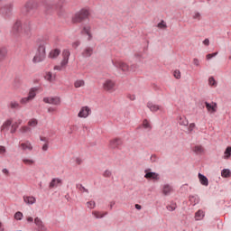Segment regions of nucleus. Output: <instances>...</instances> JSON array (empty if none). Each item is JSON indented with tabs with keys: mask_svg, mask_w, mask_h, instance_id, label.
Returning a JSON list of instances; mask_svg holds the SVG:
<instances>
[{
	"mask_svg": "<svg viewBox=\"0 0 231 231\" xmlns=\"http://www.w3.org/2000/svg\"><path fill=\"white\" fill-rule=\"evenodd\" d=\"M39 4L35 0H28L23 6L21 7L20 12L25 17H32L37 10Z\"/></svg>",
	"mask_w": 231,
	"mask_h": 231,
	"instance_id": "nucleus-1",
	"label": "nucleus"
},
{
	"mask_svg": "<svg viewBox=\"0 0 231 231\" xmlns=\"http://www.w3.org/2000/svg\"><path fill=\"white\" fill-rule=\"evenodd\" d=\"M90 14L91 11L89 7H84L75 14L72 21L73 23H82V21H86V19H88Z\"/></svg>",
	"mask_w": 231,
	"mask_h": 231,
	"instance_id": "nucleus-2",
	"label": "nucleus"
},
{
	"mask_svg": "<svg viewBox=\"0 0 231 231\" xmlns=\"http://www.w3.org/2000/svg\"><path fill=\"white\" fill-rule=\"evenodd\" d=\"M46 59V45L41 44L39 45L36 54L32 59V62L37 64L39 62H42Z\"/></svg>",
	"mask_w": 231,
	"mask_h": 231,
	"instance_id": "nucleus-3",
	"label": "nucleus"
},
{
	"mask_svg": "<svg viewBox=\"0 0 231 231\" xmlns=\"http://www.w3.org/2000/svg\"><path fill=\"white\" fill-rule=\"evenodd\" d=\"M37 91H39V88L37 87L30 88L28 96L20 99V105L27 106L28 104H30V102H32V100H33L35 97H37Z\"/></svg>",
	"mask_w": 231,
	"mask_h": 231,
	"instance_id": "nucleus-4",
	"label": "nucleus"
},
{
	"mask_svg": "<svg viewBox=\"0 0 231 231\" xmlns=\"http://www.w3.org/2000/svg\"><path fill=\"white\" fill-rule=\"evenodd\" d=\"M113 66L116 68L117 69H121V71H136V65H132L129 68V65L125 64L124 61H113L112 60Z\"/></svg>",
	"mask_w": 231,
	"mask_h": 231,
	"instance_id": "nucleus-5",
	"label": "nucleus"
},
{
	"mask_svg": "<svg viewBox=\"0 0 231 231\" xmlns=\"http://www.w3.org/2000/svg\"><path fill=\"white\" fill-rule=\"evenodd\" d=\"M22 32H23V22H21V20H16L11 28L10 33L13 37H19Z\"/></svg>",
	"mask_w": 231,
	"mask_h": 231,
	"instance_id": "nucleus-6",
	"label": "nucleus"
},
{
	"mask_svg": "<svg viewBox=\"0 0 231 231\" xmlns=\"http://www.w3.org/2000/svg\"><path fill=\"white\" fill-rule=\"evenodd\" d=\"M13 12H14L13 3L7 4L3 7H1L0 9V14L1 15H3V17H5V19H8L9 17H12Z\"/></svg>",
	"mask_w": 231,
	"mask_h": 231,
	"instance_id": "nucleus-7",
	"label": "nucleus"
},
{
	"mask_svg": "<svg viewBox=\"0 0 231 231\" xmlns=\"http://www.w3.org/2000/svg\"><path fill=\"white\" fill-rule=\"evenodd\" d=\"M115 88H116V82L113 79H106L103 83V89H105V91L113 93V91H115Z\"/></svg>",
	"mask_w": 231,
	"mask_h": 231,
	"instance_id": "nucleus-8",
	"label": "nucleus"
},
{
	"mask_svg": "<svg viewBox=\"0 0 231 231\" xmlns=\"http://www.w3.org/2000/svg\"><path fill=\"white\" fill-rule=\"evenodd\" d=\"M22 26L23 33L27 36L32 34V30H33V22H32V20H26Z\"/></svg>",
	"mask_w": 231,
	"mask_h": 231,
	"instance_id": "nucleus-9",
	"label": "nucleus"
},
{
	"mask_svg": "<svg viewBox=\"0 0 231 231\" xmlns=\"http://www.w3.org/2000/svg\"><path fill=\"white\" fill-rule=\"evenodd\" d=\"M34 225L36 226V231H48V227H46V225L39 217L34 218Z\"/></svg>",
	"mask_w": 231,
	"mask_h": 231,
	"instance_id": "nucleus-10",
	"label": "nucleus"
},
{
	"mask_svg": "<svg viewBox=\"0 0 231 231\" xmlns=\"http://www.w3.org/2000/svg\"><path fill=\"white\" fill-rule=\"evenodd\" d=\"M43 102L45 104H51V106H60V97H43Z\"/></svg>",
	"mask_w": 231,
	"mask_h": 231,
	"instance_id": "nucleus-11",
	"label": "nucleus"
},
{
	"mask_svg": "<svg viewBox=\"0 0 231 231\" xmlns=\"http://www.w3.org/2000/svg\"><path fill=\"white\" fill-rule=\"evenodd\" d=\"M91 115V108L89 106H82L78 114L79 118H88Z\"/></svg>",
	"mask_w": 231,
	"mask_h": 231,
	"instance_id": "nucleus-12",
	"label": "nucleus"
},
{
	"mask_svg": "<svg viewBox=\"0 0 231 231\" xmlns=\"http://www.w3.org/2000/svg\"><path fill=\"white\" fill-rule=\"evenodd\" d=\"M82 35H88V41H91L93 39V34L91 33V25L86 24L83 26L81 30Z\"/></svg>",
	"mask_w": 231,
	"mask_h": 231,
	"instance_id": "nucleus-13",
	"label": "nucleus"
},
{
	"mask_svg": "<svg viewBox=\"0 0 231 231\" xmlns=\"http://www.w3.org/2000/svg\"><path fill=\"white\" fill-rule=\"evenodd\" d=\"M71 55V52H69V50L65 49L62 51V60H61V66H68V62H69V57Z\"/></svg>",
	"mask_w": 231,
	"mask_h": 231,
	"instance_id": "nucleus-14",
	"label": "nucleus"
},
{
	"mask_svg": "<svg viewBox=\"0 0 231 231\" xmlns=\"http://www.w3.org/2000/svg\"><path fill=\"white\" fill-rule=\"evenodd\" d=\"M57 187H62V180L60 178H53L49 183V189H57Z\"/></svg>",
	"mask_w": 231,
	"mask_h": 231,
	"instance_id": "nucleus-15",
	"label": "nucleus"
},
{
	"mask_svg": "<svg viewBox=\"0 0 231 231\" xmlns=\"http://www.w3.org/2000/svg\"><path fill=\"white\" fill-rule=\"evenodd\" d=\"M206 109L208 113H217V103L216 102H205Z\"/></svg>",
	"mask_w": 231,
	"mask_h": 231,
	"instance_id": "nucleus-16",
	"label": "nucleus"
},
{
	"mask_svg": "<svg viewBox=\"0 0 231 231\" xmlns=\"http://www.w3.org/2000/svg\"><path fill=\"white\" fill-rule=\"evenodd\" d=\"M12 118L5 120L0 127L1 133H8V131H10V127H12Z\"/></svg>",
	"mask_w": 231,
	"mask_h": 231,
	"instance_id": "nucleus-17",
	"label": "nucleus"
},
{
	"mask_svg": "<svg viewBox=\"0 0 231 231\" xmlns=\"http://www.w3.org/2000/svg\"><path fill=\"white\" fill-rule=\"evenodd\" d=\"M144 178H146V180H154L155 181H159L160 174L154 171H147L146 170Z\"/></svg>",
	"mask_w": 231,
	"mask_h": 231,
	"instance_id": "nucleus-18",
	"label": "nucleus"
},
{
	"mask_svg": "<svg viewBox=\"0 0 231 231\" xmlns=\"http://www.w3.org/2000/svg\"><path fill=\"white\" fill-rule=\"evenodd\" d=\"M163 196H171L174 192V188L171 184H164L162 190Z\"/></svg>",
	"mask_w": 231,
	"mask_h": 231,
	"instance_id": "nucleus-19",
	"label": "nucleus"
},
{
	"mask_svg": "<svg viewBox=\"0 0 231 231\" xmlns=\"http://www.w3.org/2000/svg\"><path fill=\"white\" fill-rule=\"evenodd\" d=\"M8 108L12 109L13 111H19V109L23 108V106L21 105V102L12 100L8 105Z\"/></svg>",
	"mask_w": 231,
	"mask_h": 231,
	"instance_id": "nucleus-20",
	"label": "nucleus"
},
{
	"mask_svg": "<svg viewBox=\"0 0 231 231\" xmlns=\"http://www.w3.org/2000/svg\"><path fill=\"white\" fill-rule=\"evenodd\" d=\"M93 51H95V48L88 46L83 50L82 57L88 59L93 55Z\"/></svg>",
	"mask_w": 231,
	"mask_h": 231,
	"instance_id": "nucleus-21",
	"label": "nucleus"
},
{
	"mask_svg": "<svg viewBox=\"0 0 231 231\" xmlns=\"http://www.w3.org/2000/svg\"><path fill=\"white\" fill-rule=\"evenodd\" d=\"M147 107L150 109V111H152V113H156V111H160V109H162V106H160V105H156L152 102H148Z\"/></svg>",
	"mask_w": 231,
	"mask_h": 231,
	"instance_id": "nucleus-22",
	"label": "nucleus"
},
{
	"mask_svg": "<svg viewBox=\"0 0 231 231\" xmlns=\"http://www.w3.org/2000/svg\"><path fill=\"white\" fill-rule=\"evenodd\" d=\"M20 147L23 151H33V146L30 141H26L25 143H22Z\"/></svg>",
	"mask_w": 231,
	"mask_h": 231,
	"instance_id": "nucleus-23",
	"label": "nucleus"
},
{
	"mask_svg": "<svg viewBox=\"0 0 231 231\" xmlns=\"http://www.w3.org/2000/svg\"><path fill=\"white\" fill-rule=\"evenodd\" d=\"M120 145H122L121 139L116 138V139H113L112 141H110L111 149H118V147H120Z\"/></svg>",
	"mask_w": 231,
	"mask_h": 231,
	"instance_id": "nucleus-24",
	"label": "nucleus"
},
{
	"mask_svg": "<svg viewBox=\"0 0 231 231\" xmlns=\"http://www.w3.org/2000/svg\"><path fill=\"white\" fill-rule=\"evenodd\" d=\"M8 56V49L6 47L0 48V62H3L5 59Z\"/></svg>",
	"mask_w": 231,
	"mask_h": 231,
	"instance_id": "nucleus-25",
	"label": "nucleus"
},
{
	"mask_svg": "<svg viewBox=\"0 0 231 231\" xmlns=\"http://www.w3.org/2000/svg\"><path fill=\"white\" fill-rule=\"evenodd\" d=\"M199 180L201 185H203L204 187H208V178H207V176L199 173Z\"/></svg>",
	"mask_w": 231,
	"mask_h": 231,
	"instance_id": "nucleus-26",
	"label": "nucleus"
},
{
	"mask_svg": "<svg viewBox=\"0 0 231 231\" xmlns=\"http://www.w3.org/2000/svg\"><path fill=\"white\" fill-rule=\"evenodd\" d=\"M21 124H23V120L19 119L17 122L11 125V134H14L17 132V129L19 128V125H21Z\"/></svg>",
	"mask_w": 231,
	"mask_h": 231,
	"instance_id": "nucleus-27",
	"label": "nucleus"
},
{
	"mask_svg": "<svg viewBox=\"0 0 231 231\" xmlns=\"http://www.w3.org/2000/svg\"><path fill=\"white\" fill-rule=\"evenodd\" d=\"M23 201L24 203H26V205H33L35 204V201H37V199H35V197L24 196Z\"/></svg>",
	"mask_w": 231,
	"mask_h": 231,
	"instance_id": "nucleus-28",
	"label": "nucleus"
},
{
	"mask_svg": "<svg viewBox=\"0 0 231 231\" xmlns=\"http://www.w3.org/2000/svg\"><path fill=\"white\" fill-rule=\"evenodd\" d=\"M60 55V49L51 50L49 53V59H57Z\"/></svg>",
	"mask_w": 231,
	"mask_h": 231,
	"instance_id": "nucleus-29",
	"label": "nucleus"
},
{
	"mask_svg": "<svg viewBox=\"0 0 231 231\" xmlns=\"http://www.w3.org/2000/svg\"><path fill=\"white\" fill-rule=\"evenodd\" d=\"M189 202L194 207L199 203V197L198 195H191L189 196Z\"/></svg>",
	"mask_w": 231,
	"mask_h": 231,
	"instance_id": "nucleus-30",
	"label": "nucleus"
},
{
	"mask_svg": "<svg viewBox=\"0 0 231 231\" xmlns=\"http://www.w3.org/2000/svg\"><path fill=\"white\" fill-rule=\"evenodd\" d=\"M205 217V212L203 210L199 209L195 213V219L196 221H201Z\"/></svg>",
	"mask_w": 231,
	"mask_h": 231,
	"instance_id": "nucleus-31",
	"label": "nucleus"
},
{
	"mask_svg": "<svg viewBox=\"0 0 231 231\" xmlns=\"http://www.w3.org/2000/svg\"><path fill=\"white\" fill-rule=\"evenodd\" d=\"M92 216H94L96 219H102V217H104L105 216H107V212H105V214H102L100 211H93Z\"/></svg>",
	"mask_w": 231,
	"mask_h": 231,
	"instance_id": "nucleus-32",
	"label": "nucleus"
},
{
	"mask_svg": "<svg viewBox=\"0 0 231 231\" xmlns=\"http://www.w3.org/2000/svg\"><path fill=\"white\" fill-rule=\"evenodd\" d=\"M179 125H184V127H187V125H189V120L185 116H180L179 118Z\"/></svg>",
	"mask_w": 231,
	"mask_h": 231,
	"instance_id": "nucleus-33",
	"label": "nucleus"
},
{
	"mask_svg": "<svg viewBox=\"0 0 231 231\" xmlns=\"http://www.w3.org/2000/svg\"><path fill=\"white\" fill-rule=\"evenodd\" d=\"M83 86H86L84 79H78L74 83V88H83Z\"/></svg>",
	"mask_w": 231,
	"mask_h": 231,
	"instance_id": "nucleus-34",
	"label": "nucleus"
},
{
	"mask_svg": "<svg viewBox=\"0 0 231 231\" xmlns=\"http://www.w3.org/2000/svg\"><path fill=\"white\" fill-rule=\"evenodd\" d=\"M143 129H147V131H151V129H152V126H151V123H149L147 119H144L143 121Z\"/></svg>",
	"mask_w": 231,
	"mask_h": 231,
	"instance_id": "nucleus-35",
	"label": "nucleus"
},
{
	"mask_svg": "<svg viewBox=\"0 0 231 231\" xmlns=\"http://www.w3.org/2000/svg\"><path fill=\"white\" fill-rule=\"evenodd\" d=\"M221 176H222V178H230V176H231L230 170H228V169L222 170Z\"/></svg>",
	"mask_w": 231,
	"mask_h": 231,
	"instance_id": "nucleus-36",
	"label": "nucleus"
},
{
	"mask_svg": "<svg viewBox=\"0 0 231 231\" xmlns=\"http://www.w3.org/2000/svg\"><path fill=\"white\" fill-rule=\"evenodd\" d=\"M38 124H39V121L35 118H32L28 122L29 127H37Z\"/></svg>",
	"mask_w": 231,
	"mask_h": 231,
	"instance_id": "nucleus-37",
	"label": "nucleus"
},
{
	"mask_svg": "<svg viewBox=\"0 0 231 231\" xmlns=\"http://www.w3.org/2000/svg\"><path fill=\"white\" fill-rule=\"evenodd\" d=\"M45 79L49 82H53V80H55V76H53L51 72H47L45 75Z\"/></svg>",
	"mask_w": 231,
	"mask_h": 231,
	"instance_id": "nucleus-38",
	"label": "nucleus"
},
{
	"mask_svg": "<svg viewBox=\"0 0 231 231\" xmlns=\"http://www.w3.org/2000/svg\"><path fill=\"white\" fill-rule=\"evenodd\" d=\"M76 189H79L80 192H86L87 194H89V189H86L82 184H77Z\"/></svg>",
	"mask_w": 231,
	"mask_h": 231,
	"instance_id": "nucleus-39",
	"label": "nucleus"
},
{
	"mask_svg": "<svg viewBox=\"0 0 231 231\" xmlns=\"http://www.w3.org/2000/svg\"><path fill=\"white\" fill-rule=\"evenodd\" d=\"M208 84H209V86H212L213 88L217 87V81H216V79H214V77H210L208 79Z\"/></svg>",
	"mask_w": 231,
	"mask_h": 231,
	"instance_id": "nucleus-40",
	"label": "nucleus"
},
{
	"mask_svg": "<svg viewBox=\"0 0 231 231\" xmlns=\"http://www.w3.org/2000/svg\"><path fill=\"white\" fill-rule=\"evenodd\" d=\"M157 28H159V30H165L167 28V23L162 20L161 23L157 24Z\"/></svg>",
	"mask_w": 231,
	"mask_h": 231,
	"instance_id": "nucleus-41",
	"label": "nucleus"
},
{
	"mask_svg": "<svg viewBox=\"0 0 231 231\" xmlns=\"http://www.w3.org/2000/svg\"><path fill=\"white\" fill-rule=\"evenodd\" d=\"M193 151L196 154H201V152H203V147L201 145H197L194 147Z\"/></svg>",
	"mask_w": 231,
	"mask_h": 231,
	"instance_id": "nucleus-42",
	"label": "nucleus"
},
{
	"mask_svg": "<svg viewBox=\"0 0 231 231\" xmlns=\"http://www.w3.org/2000/svg\"><path fill=\"white\" fill-rule=\"evenodd\" d=\"M113 177V171H111L110 170H106L103 172V178H112Z\"/></svg>",
	"mask_w": 231,
	"mask_h": 231,
	"instance_id": "nucleus-43",
	"label": "nucleus"
},
{
	"mask_svg": "<svg viewBox=\"0 0 231 231\" xmlns=\"http://www.w3.org/2000/svg\"><path fill=\"white\" fill-rule=\"evenodd\" d=\"M87 207H88V208H90V210H93V208H95V207H97V203L94 200H90V201L87 202Z\"/></svg>",
	"mask_w": 231,
	"mask_h": 231,
	"instance_id": "nucleus-44",
	"label": "nucleus"
},
{
	"mask_svg": "<svg viewBox=\"0 0 231 231\" xmlns=\"http://www.w3.org/2000/svg\"><path fill=\"white\" fill-rule=\"evenodd\" d=\"M30 132H32V128H30L29 126H22L20 128V133L24 134V133H30Z\"/></svg>",
	"mask_w": 231,
	"mask_h": 231,
	"instance_id": "nucleus-45",
	"label": "nucleus"
},
{
	"mask_svg": "<svg viewBox=\"0 0 231 231\" xmlns=\"http://www.w3.org/2000/svg\"><path fill=\"white\" fill-rule=\"evenodd\" d=\"M230 156H231V147L229 146L225 151V158L226 160H228V158H230Z\"/></svg>",
	"mask_w": 231,
	"mask_h": 231,
	"instance_id": "nucleus-46",
	"label": "nucleus"
},
{
	"mask_svg": "<svg viewBox=\"0 0 231 231\" xmlns=\"http://www.w3.org/2000/svg\"><path fill=\"white\" fill-rule=\"evenodd\" d=\"M166 208L169 212H174V210H176V203L167 206Z\"/></svg>",
	"mask_w": 231,
	"mask_h": 231,
	"instance_id": "nucleus-47",
	"label": "nucleus"
},
{
	"mask_svg": "<svg viewBox=\"0 0 231 231\" xmlns=\"http://www.w3.org/2000/svg\"><path fill=\"white\" fill-rule=\"evenodd\" d=\"M14 219L21 221V219H23V213L21 211L16 212L14 214Z\"/></svg>",
	"mask_w": 231,
	"mask_h": 231,
	"instance_id": "nucleus-48",
	"label": "nucleus"
},
{
	"mask_svg": "<svg viewBox=\"0 0 231 231\" xmlns=\"http://www.w3.org/2000/svg\"><path fill=\"white\" fill-rule=\"evenodd\" d=\"M23 163H25V165H33V163H35V162L32 159H23Z\"/></svg>",
	"mask_w": 231,
	"mask_h": 231,
	"instance_id": "nucleus-49",
	"label": "nucleus"
},
{
	"mask_svg": "<svg viewBox=\"0 0 231 231\" xmlns=\"http://www.w3.org/2000/svg\"><path fill=\"white\" fill-rule=\"evenodd\" d=\"M173 77H175V79L180 80V79H181V72L178 69L174 70Z\"/></svg>",
	"mask_w": 231,
	"mask_h": 231,
	"instance_id": "nucleus-50",
	"label": "nucleus"
},
{
	"mask_svg": "<svg viewBox=\"0 0 231 231\" xmlns=\"http://www.w3.org/2000/svg\"><path fill=\"white\" fill-rule=\"evenodd\" d=\"M193 19L197 21H201V14L199 12H195L193 14Z\"/></svg>",
	"mask_w": 231,
	"mask_h": 231,
	"instance_id": "nucleus-51",
	"label": "nucleus"
},
{
	"mask_svg": "<svg viewBox=\"0 0 231 231\" xmlns=\"http://www.w3.org/2000/svg\"><path fill=\"white\" fill-rule=\"evenodd\" d=\"M217 52L207 54L206 59H207V60H210V59H214V57H217Z\"/></svg>",
	"mask_w": 231,
	"mask_h": 231,
	"instance_id": "nucleus-52",
	"label": "nucleus"
},
{
	"mask_svg": "<svg viewBox=\"0 0 231 231\" xmlns=\"http://www.w3.org/2000/svg\"><path fill=\"white\" fill-rule=\"evenodd\" d=\"M45 8L47 10H56L57 9V5H46Z\"/></svg>",
	"mask_w": 231,
	"mask_h": 231,
	"instance_id": "nucleus-53",
	"label": "nucleus"
},
{
	"mask_svg": "<svg viewBox=\"0 0 231 231\" xmlns=\"http://www.w3.org/2000/svg\"><path fill=\"white\" fill-rule=\"evenodd\" d=\"M195 127H196V124H194V123L189 124V128H188L189 133H192V131H194Z\"/></svg>",
	"mask_w": 231,
	"mask_h": 231,
	"instance_id": "nucleus-54",
	"label": "nucleus"
},
{
	"mask_svg": "<svg viewBox=\"0 0 231 231\" xmlns=\"http://www.w3.org/2000/svg\"><path fill=\"white\" fill-rule=\"evenodd\" d=\"M62 68H66V66H62V62H60V65L54 66V69L58 71H62Z\"/></svg>",
	"mask_w": 231,
	"mask_h": 231,
	"instance_id": "nucleus-55",
	"label": "nucleus"
},
{
	"mask_svg": "<svg viewBox=\"0 0 231 231\" xmlns=\"http://www.w3.org/2000/svg\"><path fill=\"white\" fill-rule=\"evenodd\" d=\"M79 46H80V41H76L72 42V48H74L75 50H77V48H79Z\"/></svg>",
	"mask_w": 231,
	"mask_h": 231,
	"instance_id": "nucleus-56",
	"label": "nucleus"
},
{
	"mask_svg": "<svg viewBox=\"0 0 231 231\" xmlns=\"http://www.w3.org/2000/svg\"><path fill=\"white\" fill-rule=\"evenodd\" d=\"M6 153V147L0 145V154L4 156Z\"/></svg>",
	"mask_w": 231,
	"mask_h": 231,
	"instance_id": "nucleus-57",
	"label": "nucleus"
},
{
	"mask_svg": "<svg viewBox=\"0 0 231 231\" xmlns=\"http://www.w3.org/2000/svg\"><path fill=\"white\" fill-rule=\"evenodd\" d=\"M127 98H129V100H136V96H134V94H128Z\"/></svg>",
	"mask_w": 231,
	"mask_h": 231,
	"instance_id": "nucleus-58",
	"label": "nucleus"
},
{
	"mask_svg": "<svg viewBox=\"0 0 231 231\" xmlns=\"http://www.w3.org/2000/svg\"><path fill=\"white\" fill-rule=\"evenodd\" d=\"M202 42L204 46H210V40L208 38H206Z\"/></svg>",
	"mask_w": 231,
	"mask_h": 231,
	"instance_id": "nucleus-59",
	"label": "nucleus"
},
{
	"mask_svg": "<svg viewBox=\"0 0 231 231\" xmlns=\"http://www.w3.org/2000/svg\"><path fill=\"white\" fill-rule=\"evenodd\" d=\"M193 64L194 66L199 67V60H198V58H194Z\"/></svg>",
	"mask_w": 231,
	"mask_h": 231,
	"instance_id": "nucleus-60",
	"label": "nucleus"
},
{
	"mask_svg": "<svg viewBox=\"0 0 231 231\" xmlns=\"http://www.w3.org/2000/svg\"><path fill=\"white\" fill-rule=\"evenodd\" d=\"M2 172H3V174H5V176H9L10 175V171H8V169H6V168H4L2 170Z\"/></svg>",
	"mask_w": 231,
	"mask_h": 231,
	"instance_id": "nucleus-61",
	"label": "nucleus"
},
{
	"mask_svg": "<svg viewBox=\"0 0 231 231\" xmlns=\"http://www.w3.org/2000/svg\"><path fill=\"white\" fill-rule=\"evenodd\" d=\"M48 148H49L48 143H45V144H43L42 149V151L46 152V151H48Z\"/></svg>",
	"mask_w": 231,
	"mask_h": 231,
	"instance_id": "nucleus-62",
	"label": "nucleus"
},
{
	"mask_svg": "<svg viewBox=\"0 0 231 231\" xmlns=\"http://www.w3.org/2000/svg\"><path fill=\"white\" fill-rule=\"evenodd\" d=\"M76 163H77V165H81L82 164V159H80V158H76Z\"/></svg>",
	"mask_w": 231,
	"mask_h": 231,
	"instance_id": "nucleus-63",
	"label": "nucleus"
},
{
	"mask_svg": "<svg viewBox=\"0 0 231 231\" xmlns=\"http://www.w3.org/2000/svg\"><path fill=\"white\" fill-rule=\"evenodd\" d=\"M156 160H157L156 155H152V156H151V162H152V163L156 162Z\"/></svg>",
	"mask_w": 231,
	"mask_h": 231,
	"instance_id": "nucleus-64",
	"label": "nucleus"
}]
</instances>
